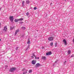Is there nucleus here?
<instances>
[{
	"label": "nucleus",
	"mask_w": 74,
	"mask_h": 74,
	"mask_svg": "<svg viewBox=\"0 0 74 74\" xmlns=\"http://www.w3.org/2000/svg\"><path fill=\"white\" fill-rule=\"evenodd\" d=\"M50 45L51 46H52V45H53V42H51L50 43Z\"/></svg>",
	"instance_id": "412c9836"
},
{
	"label": "nucleus",
	"mask_w": 74,
	"mask_h": 74,
	"mask_svg": "<svg viewBox=\"0 0 74 74\" xmlns=\"http://www.w3.org/2000/svg\"><path fill=\"white\" fill-rule=\"evenodd\" d=\"M35 59H37V57H36V56H35Z\"/></svg>",
	"instance_id": "c85d7f7f"
},
{
	"label": "nucleus",
	"mask_w": 74,
	"mask_h": 74,
	"mask_svg": "<svg viewBox=\"0 0 74 74\" xmlns=\"http://www.w3.org/2000/svg\"><path fill=\"white\" fill-rule=\"evenodd\" d=\"M30 3V1H26V3L27 4H29Z\"/></svg>",
	"instance_id": "f3484780"
},
{
	"label": "nucleus",
	"mask_w": 74,
	"mask_h": 74,
	"mask_svg": "<svg viewBox=\"0 0 74 74\" xmlns=\"http://www.w3.org/2000/svg\"><path fill=\"white\" fill-rule=\"evenodd\" d=\"M18 47H17L16 48V50H18Z\"/></svg>",
	"instance_id": "5701e85b"
},
{
	"label": "nucleus",
	"mask_w": 74,
	"mask_h": 74,
	"mask_svg": "<svg viewBox=\"0 0 74 74\" xmlns=\"http://www.w3.org/2000/svg\"><path fill=\"white\" fill-rule=\"evenodd\" d=\"M21 29H23V30H25V29H26V27H21Z\"/></svg>",
	"instance_id": "4468645a"
},
{
	"label": "nucleus",
	"mask_w": 74,
	"mask_h": 74,
	"mask_svg": "<svg viewBox=\"0 0 74 74\" xmlns=\"http://www.w3.org/2000/svg\"><path fill=\"white\" fill-rule=\"evenodd\" d=\"M52 4V3H51V4H50L51 5V4Z\"/></svg>",
	"instance_id": "c9c22d12"
},
{
	"label": "nucleus",
	"mask_w": 74,
	"mask_h": 74,
	"mask_svg": "<svg viewBox=\"0 0 74 74\" xmlns=\"http://www.w3.org/2000/svg\"><path fill=\"white\" fill-rule=\"evenodd\" d=\"M32 58H33V56H32Z\"/></svg>",
	"instance_id": "4c0bfd02"
},
{
	"label": "nucleus",
	"mask_w": 74,
	"mask_h": 74,
	"mask_svg": "<svg viewBox=\"0 0 74 74\" xmlns=\"http://www.w3.org/2000/svg\"><path fill=\"white\" fill-rule=\"evenodd\" d=\"M48 40L50 41H53V37L51 36L50 37H49L48 38Z\"/></svg>",
	"instance_id": "7ed1b4c3"
},
{
	"label": "nucleus",
	"mask_w": 74,
	"mask_h": 74,
	"mask_svg": "<svg viewBox=\"0 0 74 74\" xmlns=\"http://www.w3.org/2000/svg\"><path fill=\"white\" fill-rule=\"evenodd\" d=\"M26 73H27V72H26V73L24 72V73H23V74H26Z\"/></svg>",
	"instance_id": "bb28decb"
},
{
	"label": "nucleus",
	"mask_w": 74,
	"mask_h": 74,
	"mask_svg": "<svg viewBox=\"0 0 74 74\" xmlns=\"http://www.w3.org/2000/svg\"><path fill=\"white\" fill-rule=\"evenodd\" d=\"M24 3H25V1H23L22 2V7H23L24 6Z\"/></svg>",
	"instance_id": "ddd939ff"
},
{
	"label": "nucleus",
	"mask_w": 74,
	"mask_h": 74,
	"mask_svg": "<svg viewBox=\"0 0 74 74\" xmlns=\"http://www.w3.org/2000/svg\"><path fill=\"white\" fill-rule=\"evenodd\" d=\"M1 41V39H0V41Z\"/></svg>",
	"instance_id": "e433bc0d"
},
{
	"label": "nucleus",
	"mask_w": 74,
	"mask_h": 74,
	"mask_svg": "<svg viewBox=\"0 0 74 74\" xmlns=\"http://www.w3.org/2000/svg\"><path fill=\"white\" fill-rule=\"evenodd\" d=\"M16 69V67H12L10 70V72H13Z\"/></svg>",
	"instance_id": "f257e3e1"
},
{
	"label": "nucleus",
	"mask_w": 74,
	"mask_h": 74,
	"mask_svg": "<svg viewBox=\"0 0 74 74\" xmlns=\"http://www.w3.org/2000/svg\"><path fill=\"white\" fill-rule=\"evenodd\" d=\"M19 32V29H17L15 32V35L16 36V34H17V33H18Z\"/></svg>",
	"instance_id": "39448f33"
},
{
	"label": "nucleus",
	"mask_w": 74,
	"mask_h": 74,
	"mask_svg": "<svg viewBox=\"0 0 74 74\" xmlns=\"http://www.w3.org/2000/svg\"><path fill=\"white\" fill-rule=\"evenodd\" d=\"M14 29V27H10V30H12Z\"/></svg>",
	"instance_id": "4be33fe9"
},
{
	"label": "nucleus",
	"mask_w": 74,
	"mask_h": 74,
	"mask_svg": "<svg viewBox=\"0 0 74 74\" xmlns=\"http://www.w3.org/2000/svg\"><path fill=\"white\" fill-rule=\"evenodd\" d=\"M40 66V64H39V63L37 64L36 65V68H37V67H39Z\"/></svg>",
	"instance_id": "6e6552de"
},
{
	"label": "nucleus",
	"mask_w": 74,
	"mask_h": 74,
	"mask_svg": "<svg viewBox=\"0 0 74 74\" xmlns=\"http://www.w3.org/2000/svg\"><path fill=\"white\" fill-rule=\"evenodd\" d=\"M42 59L44 60H45L46 59V57L45 56H42Z\"/></svg>",
	"instance_id": "9d476101"
},
{
	"label": "nucleus",
	"mask_w": 74,
	"mask_h": 74,
	"mask_svg": "<svg viewBox=\"0 0 74 74\" xmlns=\"http://www.w3.org/2000/svg\"><path fill=\"white\" fill-rule=\"evenodd\" d=\"M52 54V53L51 51H49L48 52H47L46 53V55H51Z\"/></svg>",
	"instance_id": "423d86ee"
},
{
	"label": "nucleus",
	"mask_w": 74,
	"mask_h": 74,
	"mask_svg": "<svg viewBox=\"0 0 74 74\" xmlns=\"http://www.w3.org/2000/svg\"><path fill=\"white\" fill-rule=\"evenodd\" d=\"M27 43L28 44H29L30 43V39H28Z\"/></svg>",
	"instance_id": "9b49d317"
},
{
	"label": "nucleus",
	"mask_w": 74,
	"mask_h": 74,
	"mask_svg": "<svg viewBox=\"0 0 74 74\" xmlns=\"http://www.w3.org/2000/svg\"><path fill=\"white\" fill-rule=\"evenodd\" d=\"M23 18H21L20 19H18L19 21H23Z\"/></svg>",
	"instance_id": "2eb2a0df"
},
{
	"label": "nucleus",
	"mask_w": 74,
	"mask_h": 74,
	"mask_svg": "<svg viewBox=\"0 0 74 74\" xmlns=\"http://www.w3.org/2000/svg\"><path fill=\"white\" fill-rule=\"evenodd\" d=\"M7 27H5L4 29H3L4 31H5H5H7Z\"/></svg>",
	"instance_id": "1a4fd4ad"
},
{
	"label": "nucleus",
	"mask_w": 74,
	"mask_h": 74,
	"mask_svg": "<svg viewBox=\"0 0 74 74\" xmlns=\"http://www.w3.org/2000/svg\"><path fill=\"white\" fill-rule=\"evenodd\" d=\"M21 23H23V22H21Z\"/></svg>",
	"instance_id": "2f4dec72"
},
{
	"label": "nucleus",
	"mask_w": 74,
	"mask_h": 74,
	"mask_svg": "<svg viewBox=\"0 0 74 74\" xmlns=\"http://www.w3.org/2000/svg\"><path fill=\"white\" fill-rule=\"evenodd\" d=\"M32 70H30L29 71V73H32Z\"/></svg>",
	"instance_id": "aec40b11"
},
{
	"label": "nucleus",
	"mask_w": 74,
	"mask_h": 74,
	"mask_svg": "<svg viewBox=\"0 0 74 74\" xmlns=\"http://www.w3.org/2000/svg\"><path fill=\"white\" fill-rule=\"evenodd\" d=\"M57 45H58V43L56 42L55 44V47H57Z\"/></svg>",
	"instance_id": "a211bd4d"
},
{
	"label": "nucleus",
	"mask_w": 74,
	"mask_h": 74,
	"mask_svg": "<svg viewBox=\"0 0 74 74\" xmlns=\"http://www.w3.org/2000/svg\"><path fill=\"white\" fill-rule=\"evenodd\" d=\"M42 49H44V48H42Z\"/></svg>",
	"instance_id": "ea45409f"
},
{
	"label": "nucleus",
	"mask_w": 74,
	"mask_h": 74,
	"mask_svg": "<svg viewBox=\"0 0 74 74\" xmlns=\"http://www.w3.org/2000/svg\"><path fill=\"white\" fill-rule=\"evenodd\" d=\"M8 67V66H5V69H7Z\"/></svg>",
	"instance_id": "393cba45"
},
{
	"label": "nucleus",
	"mask_w": 74,
	"mask_h": 74,
	"mask_svg": "<svg viewBox=\"0 0 74 74\" xmlns=\"http://www.w3.org/2000/svg\"><path fill=\"white\" fill-rule=\"evenodd\" d=\"M66 63V61H65L64 62V63Z\"/></svg>",
	"instance_id": "473e14b6"
},
{
	"label": "nucleus",
	"mask_w": 74,
	"mask_h": 74,
	"mask_svg": "<svg viewBox=\"0 0 74 74\" xmlns=\"http://www.w3.org/2000/svg\"><path fill=\"white\" fill-rule=\"evenodd\" d=\"M19 21V19H15L14 20V22H17Z\"/></svg>",
	"instance_id": "f8f14e48"
},
{
	"label": "nucleus",
	"mask_w": 74,
	"mask_h": 74,
	"mask_svg": "<svg viewBox=\"0 0 74 74\" xmlns=\"http://www.w3.org/2000/svg\"><path fill=\"white\" fill-rule=\"evenodd\" d=\"M1 8H0V11H1Z\"/></svg>",
	"instance_id": "72a5a7b5"
},
{
	"label": "nucleus",
	"mask_w": 74,
	"mask_h": 74,
	"mask_svg": "<svg viewBox=\"0 0 74 74\" xmlns=\"http://www.w3.org/2000/svg\"><path fill=\"white\" fill-rule=\"evenodd\" d=\"M32 55L34 56V57H35V56H35V55H34V53H33Z\"/></svg>",
	"instance_id": "a878e982"
},
{
	"label": "nucleus",
	"mask_w": 74,
	"mask_h": 74,
	"mask_svg": "<svg viewBox=\"0 0 74 74\" xmlns=\"http://www.w3.org/2000/svg\"><path fill=\"white\" fill-rule=\"evenodd\" d=\"M71 53V51L69 50L68 52V54H70Z\"/></svg>",
	"instance_id": "dca6fc26"
},
{
	"label": "nucleus",
	"mask_w": 74,
	"mask_h": 74,
	"mask_svg": "<svg viewBox=\"0 0 74 74\" xmlns=\"http://www.w3.org/2000/svg\"><path fill=\"white\" fill-rule=\"evenodd\" d=\"M63 41L64 44L65 45H67V41H66V40L64 39L63 40Z\"/></svg>",
	"instance_id": "20e7f679"
},
{
	"label": "nucleus",
	"mask_w": 74,
	"mask_h": 74,
	"mask_svg": "<svg viewBox=\"0 0 74 74\" xmlns=\"http://www.w3.org/2000/svg\"><path fill=\"white\" fill-rule=\"evenodd\" d=\"M1 23H0V27H1Z\"/></svg>",
	"instance_id": "c756f323"
},
{
	"label": "nucleus",
	"mask_w": 74,
	"mask_h": 74,
	"mask_svg": "<svg viewBox=\"0 0 74 74\" xmlns=\"http://www.w3.org/2000/svg\"><path fill=\"white\" fill-rule=\"evenodd\" d=\"M34 10H37V8L35 7L34 9Z\"/></svg>",
	"instance_id": "b1692460"
},
{
	"label": "nucleus",
	"mask_w": 74,
	"mask_h": 74,
	"mask_svg": "<svg viewBox=\"0 0 74 74\" xmlns=\"http://www.w3.org/2000/svg\"><path fill=\"white\" fill-rule=\"evenodd\" d=\"M9 19L10 21L11 22H12L14 21V18H13V16H10L9 17Z\"/></svg>",
	"instance_id": "f03ea898"
},
{
	"label": "nucleus",
	"mask_w": 74,
	"mask_h": 74,
	"mask_svg": "<svg viewBox=\"0 0 74 74\" xmlns=\"http://www.w3.org/2000/svg\"><path fill=\"white\" fill-rule=\"evenodd\" d=\"M40 59V58H39V57H38L37 58V59Z\"/></svg>",
	"instance_id": "7c9ffc66"
},
{
	"label": "nucleus",
	"mask_w": 74,
	"mask_h": 74,
	"mask_svg": "<svg viewBox=\"0 0 74 74\" xmlns=\"http://www.w3.org/2000/svg\"><path fill=\"white\" fill-rule=\"evenodd\" d=\"M26 15L27 16H29V12H27L26 13Z\"/></svg>",
	"instance_id": "6ab92c4d"
},
{
	"label": "nucleus",
	"mask_w": 74,
	"mask_h": 74,
	"mask_svg": "<svg viewBox=\"0 0 74 74\" xmlns=\"http://www.w3.org/2000/svg\"><path fill=\"white\" fill-rule=\"evenodd\" d=\"M73 42L74 43V39H73Z\"/></svg>",
	"instance_id": "f704fd0d"
},
{
	"label": "nucleus",
	"mask_w": 74,
	"mask_h": 74,
	"mask_svg": "<svg viewBox=\"0 0 74 74\" xmlns=\"http://www.w3.org/2000/svg\"><path fill=\"white\" fill-rule=\"evenodd\" d=\"M42 49H44V48H42Z\"/></svg>",
	"instance_id": "58836bf2"
},
{
	"label": "nucleus",
	"mask_w": 74,
	"mask_h": 74,
	"mask_svg": "<svg viewBox=\"0 0 74 74\" xmlns=\"http://www.w3.org/2000/svg\"><path fill=\"white\" fill-rule=\"evenodd\" d=\"M36 61L35 60H33L32 61V63L33 64H34V65L36 64Z\"/></svg>",
	"instance_id": "0eeeda50"
},
{
	"label": "nucleus",
	"mask_w": 74,
	"mask_h": 74,
	"mask_svg": "<svg viewBox=\"0 0 74 74\" xmlns=\"http://www.w3.org/2000/svg\"><path fill=\"white\" fill-rule=\"evenodd\" d=\"M73 56H74L73 55H72L71 56V57H72V58H73Z\"/></svg>",
	"instance_id": "cd10ccee"
}]
</instances>
